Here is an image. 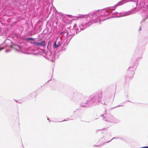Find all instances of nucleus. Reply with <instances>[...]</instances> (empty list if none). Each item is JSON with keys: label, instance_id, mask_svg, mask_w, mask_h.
<instances>
[{"label": "nucleus", "instance_id": "5", "mask_svg": "<svg viewBox=\"0 0 148 148\" xmlns=\"http://www.w3.org/2000/svg\"><path fill=\"white\" fill-rule=\"evenodd\" d=\"M56 42H55L54 43V45H55V47L56 48H57L58 47H59V45H56Z\"/></svg>", "mask_w": 148, "mask_h": 148}, {"label": "nucleus", "instance_id": "9", "mask_svg": "<svg viewBox=\"0 0 148 148\" xmlns=\"http://www.w3.org/2000/svg\"><path fill=\"white\" fill-rule=\"evenodd\" d=\"M10 47H11V48H12V45H11V46Z\"/></svg>", "mask_w": 148, "mask_h": 148}, {"label": "nucleus", "instance_id": "4", "mask_svg": "<svg viewBox=\"0 0 148 148\" xmlns=\"http://www.w3.org/2000/svg\"><path fill=\"white\" fill-rule=\"evenodd\" d=\"M86 16V15H81L79 16H78V18H84Z\"/></svg>", "mask_w": 148, "mask_h": 148}, {"label": "nucleus", "instance_id": "10", "mask_svg": "<svg viewBox=\"0 0 148 148\" xmlns=\"http://www.w3.org/2000/svg\"><path fill=\"white\" fill-rule=\"evenodd\" d=\"M1 48H0V51H1Z\"/></svg>", "mask_w": 148, "mask_h": 148}, {"label": "nucleus", "instance_id": "1", "mask_svg": "<svg viewBox=\"0 0 148 148\" xmlns=\"http://www.w3.org/2000/svg\"><path fill=\"white\" fill-rule=\"evenodd\" d=\"M30 43L32 44H33L34 45L36 46H40L43 47L45 46V41L43 40L42 42H33L32 41L30 42Z\"/></svg>", "mask_w": 148, "mask_h": 148}, {"label": "nucleus", "instance_id": "7", "mask_svg": "<svg viewBox=\"0 0 148 148\" xmlns=\"http://www.w3.org/2000/svg\"><path fill=\"white\" fill-rule=\"evenodd\" d=\"M1 50L2 49H4V48L3 47L1 48Z\"/></svg>", "mask_w": 148, "mask_h": 148}, {"label": "nucleus", "instance_id": "8", "mask_svg": "<svg viewBox=\"0 0 148 148\" xmlns=\"http://www.w3.org/2000/svg\"><path fill=\"white\" fill-rule=\"evenodd\" d=\"M17 46L18 47H19V48L21 47L20 46H18V45Z\"/></svg>", "mask_w": 148, "mask_h": 148}, {"label": "nucleus", "instance_id": "2", "mask_svg": "<svg viewBox=\"0 0 148 148\" xmlns=\"http://www.w3.org/2000/svg\"><path fill=\"white\" fill-rule=\"evenodd\" d=\"M25 40L27 41L31 40V41L30 42L32 41H32L33 42H34L35 41V39L32 38H26Z\"/></svg>", "mask_w": 148, "mask_h": 148}, {"label": "nucleus", "instance_id": "3", "mask_svg": "<svg viewBox=\"0 0 148 148\" xmlns=\"http://www.w3.org/2000/svg\"><path fill=\"white\" fill-rule=\"evenodd\" d=\"M73 17V16L72 15L69 14H66L64 16V18L65 19H66L67 17L71 18H72Z\"/></svg>", "mask_w": 148, "mask_h": 148}, {"label": "nucleus", "instance_id": "6", "mask_svg": "<svg viewBox=\"0 0 148 148\" xmlns=\"http://www.w3.org/2000/svg\"><path fill=\"white\" fill-rule=\"evenodd\" d=\"M141 148H148V146L143 147H141Z\"/></svg>", "mask_w": 148, "mask_h": 148}]
</instances>
